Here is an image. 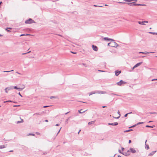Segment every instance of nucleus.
<instances>
[{
	"mask_svg": "<svg viewBox=\"0 0 157 157\" xmlns=\"http://www.w3.org/2000/svg\"><path fill=\"white\" fill-rule=\"evenodd\" d=\"M56 98L55 97V96H51L50 97V98L51 99H53V98Z\"/></svg>",
	"mask_w": 157,
	"mask_h": 157,
	"instance_id": "a19ab883",
	"label": "nucleus"
},
{
	"mask_svg": "<svg viewBox=\"0 0 157 157\" xmlns=\"http://www.w3.org/2000/svg\"><path fill=\"white\" fill-rule=\"evenodd\" d=\"M111 94H113V95H115L119 96V95H118L117 94H114V93H111Z\"/></svg>",
	"mask_w": 157,
	"mask_h": 157,
	"instance_id": "79ce46f5",
	"label": "nucleus"
},
{
	"mask_svg": "<svg viewBox=\"0 0 157 157\" xmlns=\"http://www.w3.org/2000/svg\"><path fill=\"white\" fill-rule=\"evenodd\" d=\"M59 124H57L56 125V126H59Z\"/></svg>",
	"mask_w": 157,
	"mask_h": 157,
	"instance_id": "13d9d810",
	"label": "nucleus"
},
{
	"mask_svg": "<svg viewBox=\"0 0 157 157\" xmlns=\"http://www.w3.org/2000/svg\"><path fill=\"white\" fill-rule=\"evenodd\" d=\"M20 105H14L13 106V107H19V106H20Z\"/></svg>",
	"mask_w": 157,
	"mask_h": 157,
	"instance_id": "e433bc0d",
	"label": "nucleus"
},
{
	"mask_svg": "<svg viewBox=\"0 0 157 157\" xmlns=\"http://www.w3.org/2000/svg\"><path fill=\"white\" fill-rule=\"evenodd\" d=\"M35 22L31 18H29L28 20H26L25 23L26 24H30L32 23H34Z\"/></svg>",
	"mask_w": 157,
	"mask_h": 157,
	"instance_id": "7ed1b4c3",
	"label": "nucleus"
},
{
	"mask_svg": "<svg viewBox=\"0 0 157 157\" xmlns=\"http://www.w3.org/2000/svg\"><path fill=\"white\" fill-rule=\"evenodd\" d=\"M18 94L20 96H21V97H22V96L21 95V94L20 93V92L19 93H18Z\"/></svg>",
	"mask_w": 157,
	"mask_h": 157,
	"instance_id": "6e6d98bb",
	"label": "nucleus"
},
{
	"mask_svg": "<svg viewBox=\"0 0 157 157\" xmlns=\"http://www.w3.org/2000/svg\"><path fill=\"white\" fill-rule=\"evenodd\" d=\"M113 42H110L108 44V46L113 47H117L118 45L114 41Z\"/></svg>",
	"mask_w": 157,
	"mask_h": 157,
	"instance_id": "f03ea898",
	"label": "nucleus"
},
{
	"mask_svg": "<svg viewBox=\"0 0 157 157\" xmlns=\"http://www.w3.org/2000/svg\"><path fill=\"white\" fill-rule=\"evenodd\" d=\"M121 73V71H115V75L117 76L119 75V74H120Z\"/></svg>",
	"mask_w": 157,
	"mask_h": 157,
	"instance_id": "0eeeda50",
	"label": "nucleus"
},
{
	"mask_svg": "<svg viewBox=\"0 0 157 157\" xmlns=\"http://www.w3.org/2000/svg\"><path fill=\"white\" fill-rule=\"evenodd\" d=\"M95 121H91L90 122H88V124L90 125V124H94V123Z\"/></svg>",
	"mask_w": 157,
	"mask_h": 157,
	"instance_id": "6ab92c4d",
	"label": "nucleus"
},
{
	"mask_svg": "<svg viewBox=\"0 0 157 157\" xmlns=\"http://www.w3.org/2000/svg\"><path fill=\"white\" fill-rule=\"evenodd\" d=\"M132 113V112H131L129 113H126V114L124 115V117H127V116H128V114H131V113Z\"/></svg>",
	"mask_w": 157,
	"mask_h": 157,
	"instance_id": "a878e982",
	"label": "nucleus"
},
{
	"mask_svg": "<svg viewBox=\"0 0 157 157\" xmlns=\"http://www.w3.org/2000/svg\"><path fill=\"white\" fill-rule=\"evenodd\" d=\"M135 68H136V67H135V66H134L133 67H132V70H133L134 69H135Z\"/></svg>",
	"mask_w": 157,
	"mask_h": 157,
	"instance_id": "4d7b16f0",
	"label": "nucleus"
},
{
	"mask_svg": "<svg viewBox=\"0 0 157 157\" xmlns=\"http://www.w3.org/2000/svg\"><path fill=\"white\" fill-rule=\"evenodd\" d=\"M113 125H117L118 124V123L117 122L113 123Z\"/></svg>",
	"mask_w": 157,
	"mask_h": 157,
	"instance_id": "bb28decb",
	"label": "nucleus"
},
{
	"mask_svg": "<svg viewBox=\"0 0 157 157\" xmlns=\"http://www.w3.org/2000/svg\"><path fill=\"white\" fill-rule=\"evenodd\" d=\"M106 107V106H102V107L103 108H105V107Z\"/></svg>",
	"mask_w": 157,
	"mask_h": 157,
	"instance_id": "338daca9",
	"label": "nucleus"
},
{
	"mask_svg": "<svg viewBox=\"0 0 157 157\" xmlns=\"http://www.w3.org/2000/svg\"><path fill=\"white\" fill-rule=\"evenodd\" d=\"M135 2H125V4H127L129 6H145V4H140L135 3Z\"/></svg>",
	"mask_w": 157,
	"mask_h": 157,
	"instance_id": "f257e3e1",
	"label": "nucleus"
},
{
	"mask_svg": "<svg viewBox=\"0 0 157 157\" xmlns=\"http://www.w3.org/2000/svg\"><path fill=\"white\" fill-rule=\"evenodd\" d=\"M104 40L107 41H114V40L113 39H110L108 37H104Z\"/></svg>",
	"mask_w": 157,
	"mask_h": 157,
	"instance_id": "39448f33",
	"label": "nucleus"
},
{
	"mask_svg": "<svg viewBox=\"0 0 157 157\" xmlns=\"http://www.w3.org/2000/svg\"><path fill=\"white\" fill-rule=\"evenodd\" d=\"M149 33H150V34H153V35H155V34H156V35H157V33L149 32Z\"/></svg>",
	"mask_w": 157,
	"mask_h": 157,
	"instance_id": "412c9836",
	"label": "nucleus"
},
{
	"mask_svg": "<svg viewBox=\"0 0 157 157\" xmlns=\"http://www.w3.org/2000/svg\"><path fill=\"white\" fill-rule=\"evenodd\" d=\"M149 113L151 114H157V113L156 112H150Z\"/></svg>",
	"mask_w": 157,
	"mask_h": 157,
	"instance_id": "37998d69",
	"label": "nucleus"
},
{
	"mask_svg": "<svg viewBox=\"0 0 157 157\" xmlns=\"http://www.w3.org/2000/svg\"><path fill=\"white\" fill-rule=\"evenodd\" d=\"M113 123H108V125H113Z\"/></svg>",
	"mask_w": 157,
	"mask_h": 157,
	"instance_id": "09e8293b",
	"label": "nucleus"
},
{
	"mask_svg": "<svg viewBox=\"0 0 157 157\" xmlns=\"http://www.w3.org/2000/svg\"><path fill=\"white\" fill-rule=\"evenodd\" d=\"M20 119L21 120V121H17L16 123L17 124H18L19 123H23L24 122V120L23 119H21V118Z\"/></svg>",
	"mask_w": 157,
	"mask_h": 157,
	"instance_id": "f3484780",
	"label": "nucleus"
},
{
	"mask_svg": "<svg viewBox=\"0 0 157 157\" xmlns=\"http://www.w3.org/2000/svg\"><path fill=\"white\" fill-rule=\"evenodd\" d=\"M13 71V70H12L10 71H3V72H11V71Z\"/></svg>",
	"mask_w": 157,
	"mask_h": 157,
	"instance_id": "2f4dec72",
	"label": "nucleus"
},
{
	"mask_svg": "<svg viewBox=\"0 0 157 157\" xmlns=\"http://www.w3.org/2000/svg\"><path fill=\"white\" fill-rule=\"evenodd\" d=\"M132 130H133L132 129H129L128 130H126L124 131V132H129L130 131H132Z\"/></svg>",
	"mask_w": 157,
	"mask_h": 157,
	"instance_id": "4be33fe9",
	"label": "nucleus"
},
{
	"mask_svg": "<svg viewBox=\"0 0 157 157\" xmlns=\"http://www.w3.org/2000/svg\"><path fill=\"white\" fill-rule=\"evenodd\" d=\"M122 154L125 156H128L130 155V154H128L127 152H124L122 153Z\"/></svg>",
	"mask_w": 157,
	"mask_h": 157,
	"instance_id": "4468645a",
	"label": "nucleus"
},
{
	"mask_svg": "<svg viewBox=\"0 0 157 157\" xmlns=\"http://www.w3.org/2000/svg\"><path fill=\"white\" fill-rule=\"evenodd\" d=\"M49 106H43V107L44 108H46V107H48Z\"/></svg>",
	"mask_w": 157,
	"mask_h": 157,
	"instance_id": "5fc2aeb1",
	"label": "nucleus"
},
{
	"mask_svg": "<svg viewBox=\"0 0 157 157\" xmlns=\"http://www.w3.org/2000/svg\"><path fill=\"white\" fill-rule=\"evenodd\" d=\"M27 54V52H26V53H23L22 54V55H24L26 54Z\"/></svg>",
	"mask_w": 157,
	"mask_h": 157,
	"instance_id": "052dcab7",
	"label": "nucleus"
},
{
	"mask_svg": "<svg viewBox=\"0 0 157 157\" xmlns=\"http://www.w3.org/2000/svg\"><path fill=\"white\" fill-rule=\"evenodd\" d=\"M147 142V140H146L145 142V148L148 149H149V147L148 145L146 144V143Z\"/></svg>",
	"mask_w": 157,
	"mask_h": 157,
	"instance_id": "9b49d317",
	"label": "nucleus"
},
{
	"mask_svg": "<svg viewBox=\"0 0 157 157\" xmlns=\"http://www.w3.org/2000/svg\"><path fill=\"white\" fill-rule=\"evenodd\" d=\"M80 65H82L86 67H87V65H86V64L85 63H82V64H79Z\"/></svg>",
	"mask_w": 157,
	"mask_h": 157,
	"instance_id": "cd10ccee",
	"label": "nucleus"
},
{
	"mask_svg": "<svg viewBox=\"0 0 157 157\" xmlns=\"http://www.w3.org/2000/svg\"><path fill=\"white\" fill-rule=\"evenodd\" d=\"M96 93L97 94H106V92L105 91H96Z\"/></svg>",
	"mask_w": 157,
	"mask_h": 157,
	"instance_id": "423d86ee",
	"label": "nucleus"
},
{
	"mask_svg": "<svg viewBox=\"0 0 157 157\" xmlns=\"http://www.w3.org/2000/svg\"><path fill=\"white\" fill-rule=\"evenodd\" d=\"M45 121L46 122H48V121L47 120H46Z\"/></svg>",
	"mask_w": 157,
	"mask_h": 157,
	"instance_id": "69168bd1",
	"label": "nucleus"
},
{
	"mask_svg": "<svg viewBox=\"0 0 157 157\" xmlns=\"http://www.w3.org/2000/svg\"><path fill=\"white\" fill-rule=\"evenodd\" d=\"M136 124H135L134 125H133V126H131V127H129V128H132V127H135V126H136Z\"/></svg>",
	"mask_w": 157,
	"mask_h": 157,
	"instance_id": "c03bdc74",
	"label": "nucleus"
},
{
	"mask_svg": "<svg viewBox=\"0 0 157 157\" xmlns=\"http://www.w3.org/2000/svg\"><path fill=\"white\" fill-rule=\"evenodd\" d=\"M40 115V114L39 113H36L33 114V116H35V115Z\"/></svg>",
	"mask_w": 157,
	"mask_h": 157,
	"instance_id": "473e14b6",
	"label": "nucleus"
},
{
	"mask_svg": "<svg viewBox=\"0 0 157 157\" xmlns=\"http://www.w3.org/2000/svg\"><path fill=\"white\" fill-rule=\"evenodd\" d=\"M144 22L145 23H148V21H144Z\"/></svg>",
	"mask_w": 157,
	"mask_h": 157,
	"instance_id": "603ef678",
	"label": "nucleus"
},
{
	"mask_svg": "<svg viewBox=\"0 0 157 157\" xmlns=\"http://www.w3.org/2000/svg\"><path fill=\"white\" fill-rule=\"evenodd\" d=\"M143 123H144V122H139V123H138L137 124H143Z\"/></svg>",
	"mask_w": 157,
	"mask_h": 157,
	"instance_id": "49530a36",
	"label": "nucleus"
},
{
	"mask_svg": "<svg viewBox=\"0 0 157 157\" xmlns=\"http://www.w3.org/2000/svg\"><path fill=\"white\" fill-rule=\"evenodd\" d=\"M155 53V52H139V53H142V54H149V53Z\"/></svg>",
	"mask_w": 157,
	"mask_h": 157,
	"instance_id": "9d476101",
	"label": "nucleus"
},
{
	"mask_svg": "<svg viewBox=\"0 0 157 157\" xmlns=\"http://www.w3.org/2000/svg\"><path fill=\"white\" fill-rule=\"evenodd\" d=\"M121 149L122 151H124V148L123 147L121 148Z\"/></svg>",
	"mask_w": 157,
	"mask_h": 157,
	"instance_id": "680f3d73",
	"label": "nucleus"
},
{
	"mask_svg": "<svg viewBox=\"0 0 157 157\" xmlns=\"http://www.w3.org/2000/svg\"><path fill=\"white\" fill-rule=\"evenodd\" d=\"M5 147L4 145H0V149L4 148Z\"/></svg>",
	"mask_w": 157,
	"mask_h": 157,
	"instance_id": "b1692460",
	"label": "nucleus"
},
{
	"mask_svg": "<svg viewBox=\"0 0 157 157\" xmlns=\"http://www.w3.org/2000/svg\"><path fill=\"white\" fill-rule=\"evenodd\" d=\"M130 150L132 153H135L136 152L135 150L132 148L130 147Z\"/></svg>",
	"mask_w": 157,
	"mask_h": 157,
	"instance_id": "1a4fd4ad",
	"label": "nucleus"
},
{
	"mask_svg": "<svg viewBox=\"0 0 157 157\" xmlns=\"http://www.w3.org/2000/svg\"><path fill=\"white\" fill-rule=\"evenodd\" d=\"M25 36V34H21L20 36Z\"/></svg>",
	"mask_w": 157,
	"mask_h": 157,
	"instance_id": "864d4df0",
	"label": "nucleus"
},
{
	"mask_svg": "<svg viewBox=\"0 0 157 157\" xmlns=\"http://www.w3.org/2000/svg\"><path fill=\"white\" fill-rule=\"evenodd\" d=\"M69 118L67 119L66 120V121H65V123H66V124H67L68 123V121H69Z\"/></svg>",
	"mask_w": 157,
	"mask_h": 157,
	"instance_id": "7c9ffc66",
	"label": "nucleus"
},
{
	"mask_svg": "<svg viewBox=\"0 0 157 157\" xmlns=\"http://www.w3.org/2000/svg\"><path fill=\"white\" fill-rule=\"evenodd\" d=\"M131 142V141L130 140H129V142H128L129 143V144H130V143Z\"/></svg>",
	"mask_w": 157,
	"mask_h": 157,
	"instance_id": "e2e57ef3",
	"label": "nucleus"
},
{
	"mask_svg": "<svg viewBox=\"0 0 157 157\" xmlns=\"http://www.w3.org/2000/svg\"><path fill=\"white\" fill-rule=\"evenodd\" d=\"M36 133L37 135H40V133L38 132H36Z\"/></svg>",
	"mask_w": 157,
	"mask_h": 157,
	"instance_id": "a18cd8bd",
	"label": "nucleus"
},
{
	"mask_svg": "<svg viewBox=\"0 0 157 157\" xmlns=\"http://www.w3.org/2000/svg\"><path fill=\"white\" fill-rule=\"evenodd\" d=\"M92 48L93 50L95 51H98V48L97 47L95 46L94 45H92Z\"/></svg>",
	"mask_w": 157,
	"mask_h": 157,
	"instance_id": "6e6552de",
	"label": "nucleus"
},
{
	"mask_svg": "<svg viewBox=\"0 0 157 157\" xmlns=\"http://www.w3.org/2000/svg\"><path fill=\"white\" fill-rule=\"evenodd\" d=\"M7 89H8V90H12L13 89V87L12 86H10V87H7Z\"/></svg>",
	"mask_w": 157,
	"mask_h": 157,
	"instance_id": "5701e85b",
	"label": "nucleus"
},
{
	"mask_svg": "<svg viewBox=\"0 0 157 157\" xmlns=\"http://www.w3.org/2000/svg\"><path fill=\"white\" fill-rule=\"evenodd\" d=\"M117 113L119 115V116H121V114H120V112H119V111H118V112H117Z\"/></svg>",
	"mask_w": 157,
	"mask_h": 157,
	"instance_id": "ea45409f",
	"label": "nucleus"
},
{
	"mask_svg": "<svg viewBox=\"0 0 157 157\" xmlns=\"http://www.w3.org/2000/svg\"><path fill=\"white\" fill-rule=\"evenodd\" d=\"M157 80V79H153L152 80V81Z\"/></svg>",
	"mask_w": 157,
	"mask_h": 157,
	"instance_id": "bf43d9fd",
	"label": "nucleus"
},
{
	"mask_svg": "<svg viewBox=\"0 0 157 157\" xmlns=\"http://www.w3.org/2000/svg\"><path fill=\"white\" fill-rule=\"evenodd\" d=\"M5 92L6 93H8V89H7V88H6L5 89Z\"/></svg>",
	"mask_w": 157,
	"mask_h": 157,
	"instance_id": "f704fd0d",
	"label": "nucleus"
},
{
	"mask_svg": "<svg viewBox=\"0 0 157 157\" xmlns=\"http://www.w3.org/2000/svg\"><path fill=\"white\" fill-rule=\"evenodd\" d=\"M146 127H149V128H153L154 127H155V126L154 125H153V126H149V125H147Z\"/></svg>",
	"mask_w": 157,
	"mask_h": 157,
	"instance_id": "393cba45",
	"label": "nucleus"
},
{
	"mask_svg": "<svg viewBox=\"0 0 157 157\" xmlns=\"http://www.w3.org/2000/svg\"><path fill=\"white\" fill-rule=\"evenodd\" d=\"M28 136H30V135H32L33 136H35V135L34 134H31V133H29L28 135Z\"/></svg>",
	"mask_w": 157,
	"mask_h": 157,
	"instance_id": "72a5a7b5",
	"label": "nucleus"
},
{
	"mask_svg": "<svg viewBox=\"0 0 157 157\" xmlns=\"http://www.w3.org/2000/svg\"><path fill=\"white\" fill-rule=\"evenodd\" d=\"M97 94L96 93V91H93V92H90V93H89V96H90L93 94Z\"/></svg>",
	"mask_w": 157,
	"mask_h": 157,
	"instance_id": "a211bd4d",
	"label": "nucleus"
},
{
	"mask_svg": "<svg viewBox=\"0 0 157 157\" xmlns=\"http://www.w3.org/2000/svg\"><path fill=\"white\" fill-rule=\"evenodd\" d=\"M94 6L96 7H98V6H99V7H103L102 6H96V5H94Z\"/></svg>",
	"mask_w": 157,
	"mask_h": 157,
	"instance_id": "3c124183",
	"label": "nucleus"
},
{
	"mask_svg": "<svg viewBox=\"0 0 157 157\" xmlns=\"http://www.w3.org/2000/svg\"><path fill=\"white\" fill-rule=\"evenodd\" d=\"M127 153H128V154H130V151H129V150H128V151H127Z\"/></svg>",
	"mask_w": 157,
	"mask_h": 157,
	"instance_id": "8fccbe9b",
	"label": "nucleus"
},
{
	"mask_svg": "<svg viewBox=\"0 0 157 157\" xmlns=\"http://www.w3.org/2000/svg\"><path fill=\"white\" fill-rule=\"evenodd\" d=\"M6 102H13V103H16L15 102H14V101H11V100L7 101H6Z\"/></svg>",
	"mask_w": 157,
	"mask_h": 157,
	"instance_id": "c756f323",
	"label": "nucleus"
},
{
	"mask_svg": "<svg viewBox=\"0 0 157 157\" xmlns=\"http://www.w3.org/2000/svg\"><path fill=\"white\" fill-rule=\"evenodd\" d=\"M142 63V62L139 63H137L135 65V66L136 67H138L139 66H140Z\"/></svg>",
	"mask_w": 157,
	"mask_h": 157,
	"instance_id": "2eb2a0df",
	"label": "nucleus"
},
{
	"mask_svg": "<svg viewBox=\"0 0 157 157\" xmlns=\"http://www.w3.org/2000/svg\"><path fill=\"white\" fill-rule=\"evenodd\" d=\"M156 151H152L151 153L149 154L148 156H150L152 155H153V154H154L156 152Z\"/></svg>",
	"mask_w": 157,
	"mask_h": 157,
	"instance_id": "ddd939ff",
	"label": "nucleus"
},
{
	"mask_svg": "<svg viewBox=\"0 0 157 157\" xmlns=\"http://www.w3.org/2000/svg\"><path fill=\"white\" fill-rule=\"evenodd\" d=\"M13 88L14 89L18 90L19 91H21L22 90V89L20 88H18L16 86H14Z\"/></svg>",
	"mask_w": 157,
	"mask_h": 157,
	"instance_id": "f8f14e48",
	"label": "nucleus"
},
{
	"mask_svg": "<svg viewBox=\"0 0 157 157\" xmlns=\"http://www.w3.org/2000/svg\"><path fill=\"white\" fill-rule=\"evenodd\" d=\"M16 73L18 74H19V75H21V74L18 72H16Z\"/></svg>",
	"mask_w": 157,
	"mask_h": 157,
	"instance_id": "0e129e2a",
	"label": "nucleus"
},
{
	"mask_svg": "<svg viewBox=\"0 0 157 157\" xmlns=\"http://www.w3.org/2000/svg\"><path fill=\"white\" fill-rule=\"evenodd\" d=\"M134 0H124L125 2H131L132 1H133Z\"/></svg>",
	"mask_w": 157,
	"mask_h": 157,
	"instance_id": "c85d7f7f",
	"label": "nucleus"
},
{
	"mask_svg": "<svg viewBox=\"0 0 157 157\" xmlns=\"http://www.w3.org/2000/svg\"><path fill=\"white\" fill-rule=\"evenodd\" d=\"M31 52V51H29L28 52H27V54L30 53Z\"/></svg>",
	"mask_w": 157,
	"mask_h": 157,
	"instance_id": "774afa93",
	"label": "nucleus"
},
{
	"mask_svg": "<svg viewBox=\"0 0 157 157\" xmlns=\"http://www.w3.org/2000/svg\"><path fill=\"white\" fill-rule=\"evenodd\" d=\"M138 22L140 25H146V24H144V21H138Z\"/></svg>",
	"mask_w": 157,
	"mask_h": 157,
	"instance_id": "dca6fc26",
	"label": "nucleus"
},
{
	"mask_svg": "<svg viewBox=\"0 0 157 157\" xmlns=\"http://www.w3.org/2000/svg\"><path fill=\"white\" fill-rule=\"evenodd\" d=\"M6 29V30L8 32H10V31L7 29Z\"/></svg>",
	"mask_w": 157,
	"mask_h": 157,
	"instance_id": "de8ad7c7",
	"label": "nucleus"
},
{
	"mask_svg": "<svg viewBox=\"0 0 157 157\" xmlns=\"http://www.w3.org/2000/svg\"><path fill=\"white\" fill-rule=\"evenodd\" d=\"M126 83V82L123 81L122 80H121L119 82H118L116 83L117 84V85L121 86L123 84H125Z\"/></svg>",
	"mask_w": 157,
	"mask_h": 157,
	"instance_id": "20e7f679",
	"label": "nucleus"
},
{
	"mask_svg": "<svg viewBox=\"0 0 157 157\" xmlns=\"http://www.w3.org/2000/svg\"><path fill=\"white\" fill-rule=\"evenodd\" d=\"M82 109H80V110H78V112L80 113H82L85 112L86 111V110H85L84 111H82Z\"/></svg>",
	"mask_w": 157,
	"mask_h": 157,
	"instance_id": "aec40b11",
	"label": "nucleus"
},
{
	"mask_svg": "<svg viewBox=\"0 0 157 157\" xmlns=\"http://www.w3.org/2000/svg\"><path fill=\"white\" fill-rule=\"evenodd\" d=\"M119 3H122L123 4H125V2H118Z\"/></svg>",
	"mask_w": 157,
	"mask_h": 157,
	"instance_id": "c9c22d12",
	"label": "nucleus"
},
{
	"mask_svg": "<svg viewBox=\"0 0 157 157\" xmlns=\"http://www.w3.org/2000/svg\"><path fill=\"white\" fill-rule=\"evenodd\" d=\"M118 151L120 153H121V154H122V153H123V152H122L121 151V150H120V149H119L118 150Z\"/></svg>",
	"mask_w": 157,
	"mask_h": 157,
	"instance_id": "58836bf2",
	"label": "nucleus"
},
{
	"mask_svg": "<svg viewBox=\"0 0 157 157\" xmlns=\"http://www.w3.org/2000/svg\"><path fill=\"white\" fill-rule=\"evenodd\" d=\"M120 117V116H119V117H113V118H114L117 119L119 118V117Z\"/></svg>",
	"mask_w": 157,
	"mask_h": 157,
	"instance_id": "4c0bfd02",
	"label": "nucleus"
}]
</instances>
